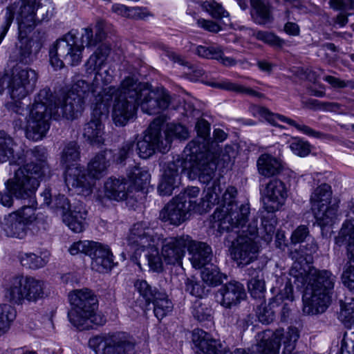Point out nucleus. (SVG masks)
<instances>
[{"mask_svg":"<svg viewBox=\"0 0 354 354\" xmlns=\"http://www.w3.org/2000/svg\"><path fill=\"white\" fill-rule=\"evenodd\" d=\"M67 93L55 99L50 88L39 91L35 98L26 126L28 139L37 141L45 137L50 128V120L62 118L73 120L83 111L85 98L88 95V82L75 77Z\"/></svg>","mask_w":354,"mask_h":354,"instance_id":"f257e3e1","label":"nucleus"},{"mask_svg":"<svg viewBox=\"0 0 354 354\" xmlns=\"http://www.w3.org/2000/svg\"><path fill=\"white\" fill-rule=\"evenodd\" d=\"M104 94L113 98L112 118L118 127L125 126L134 117L138 106L144 113L153 115L162 113L171 102L166 90H151L146 84L131 77L122 80L117 88H105Z\"/></svg>","mask_w":354,"mask_h":354,"instance_id":"f03ea898","label":"nucleus"},{"mask_svg":"<svg viewBox=\"0 0 354 354\" xmlns=\"http://www.w3.org/2000/svg\"><path fill=\"white\" fill-rule=\"evenodd\" d=\"M203 146L196 142H189L184 153L185 158L177 155L165 162L162 167L163 174L158 187L161 196H170L180 180V171H187L190 179L198 178L202 183H208L216 171V163L213 155L203 153Z\"/></svg>","mask_w":354,"mask_h":354,"instance_id":"7ed1b4c3","label":"nucleus"},{"mask_svg":"<svg viewBox=\"0 0 354 354\" xmlns=\"http://www.w3.org/2000/svg\"><path fill=\"white\" fill-rule=\"evenodd\" d=\"M35 10L36 0H19L6 9L3 21L0 25V44L15 15L18 24V40L9 56L11 62L30 64L41 47V37L35 39L28 37L36 25Z\"/></svg>","mask_w":354,"mask_h":354,"instance_id":"20e7f679","label":"nucleus"},{"mask_svg":"<svg viewBox=\"0 0 354 354\" xmlns=\"http://www.w3.org/2000/svg\"><path fill=\"white\" fill-rule=\"evenodd\" d=\"M308 283L303 295V311L308 315L324 313L331 300L336 277L327 270L307 268Z\"/></svg>","mask_w":354,"mask_h":354,"instance_id":"39448f33","label":"nucleus"},{"mask_svg":"<svg viewBox=\"0 0 354 354\" xmlns=\"http://www.w3.org/2000/svg\"><path fill=\"white\" fill-rule=\"evenodd\" d=\"M73 308L68 316L70 322L79 330H88L92 324L102 325L104 319L96 314L98 307L97 297L91 290L84 288L74 290L69 295Z\"/></svg>","mask_w":354,"mask_h":354,"instance_id":"423d86ee","label":"nucleus"},{"mask_svg":"<svg viewBox=\"0 0 354 354\" xmlns=\"http://www.w3.org/2000/svg\"><path fill=\"white\" fill-rule=\"evenodd\" d=\"M257 225V218H253L248 223V232L228 234L225 239V245L229 248L232 258L239 264H250L259 256L261 245Z\"/></svg>","mask_w":354,"mask_h":354,"instance_id":"0eeeda50","label":"nucleus"},{"mask_svg":"<svg viewBox=\"0 0 354 354\" xmlns=\"http://www.w3.org/2000/svg\"><path fill=\"white\" fill-rule=\"evenodd\" d=\"M43 205H46L55 214L62 216L63 222L75 233L84 230L87 212L82 203L73 206L68 198L64 194L51 195L49 189L41 194Z\"/></svg>","mask_w":354,"mask_h":354,"instance_id":"6e6552de","label":"nucleus"},{"mask_svg":"<svg viewBox=\"0 0 354 354\" xmlns=\"http://www.w3.org/2000/svg\"><path fill=\"white\" fill-rule=\"evenodd\" d=\"M106 155V151H102L91 160L88 165V174L82 167L69 169L65 176L66 184L78 189L83 195H89L92 192L95 179H100L106 174L109 166Z\"/></svg>","mask_w":354,"mask_h":354,"instance_id":"1a4fd4ad","label":"nucleus"},{"mask_svg":"<svg viewBox=\"0 0 354 354\" xmlns=\"http://www.w3.org/2000/svg\"><path fill=\"white\" fill-rule=\"evenodd\" d=\"M21 156L25 158V162L15 171L18 182L26 180L29 183L28 190L37 189L40 182L50 174L47 149L44 147L37 146Z\"/></svg>","mask_w":354,"mask_h":354,"instance_id":"9d476101","label":"nucleus"},{"mask_svg":"<svg viewBox=\"0 0 354 354\" xmlns=\"http://www.w3.org/2000/svg\"><path fill=\"white\" fill-rule=\"evenodd\" d=\"M200 192L197 187L187 188L168 203L160 212L159 218L164 223L178 226L187 219V214L196 210Z\"/></svg>","mask_w":354,"mask_h":354,"instance_id":"9b49d317","label":"nucleus"},{"mask_svg":"<svg viewBox=\"0 0 354 354\" xmlns=\"http://www.w3.org/2000/svg\"><path fill=\"white\" fill-rule=\"evenodd\" d=\"M85 43L82 38L79 40L74 30L66 34L63 38L57 39L50 49V63L55 69L62 68L64 62L71 66H77L82 61V51Z\"/></svg>","mask_w":354,"mask_h":354,"instance_id":"f8f14e48","label":"nucleus"},{"mask_svg":"<svg viewBox=\"0 0 354 354\" xmlns=\"http://www.w3.org/2000/svg\"><path fill=\"white\" fill-rule=\"evenodd\" d=\"M250 208L248 204L231 203L223 209H216L213 214L214 227H217L222 232L239 234L243 231L248 232V225Z\"/></svg>","mask_w":354,"mask_h":354,"instance_id":"ddd939ff","label":"nucleus"},{"mask_svg":"<svg viewBox=\"0 0 354 354\" xmlns=\"http://www.w3.org/2000/svg\"><path fill=\"white\" fill-rule=\"evenodd\" d=\"M332 188L327 183L317 187L310 195V202L317 223L322 228L331 226L337 216L338 206L329 205L332 199Z\"/></svg>","mask_w":354,"mask_h":354,"instance_id":"4468645a","label":"nucleus"},{"mask_svg":"<svg viewBox=\"0 0 354 354\" xmlns=\"http://www.w3.org/2000/svg\"><path fill=\"white\" fill-rule=\"evenodd\" d=\"M72 255L80 253L89 256L92 259V268L100 272L111 270L115 263L113 254L107 245L93 241H79L68 250Z\"/></svg>","mask_w":354,"mask_h":354,"instance_id":"2eb2a0df","label":"nucleus"},{"mask_svg":"<svg viewBox=\"0 0 354 354\" xmlns=\"http://www.w3.org/2000/svg\"><path fill=\"white\" fill-rule=\"evenodd\" d=\"M164 120L158 117L150 124L145 131L142 140L137 142V151L139 156L142 159H147L153 155L156 151L165 153L170 148L169 138H163L162 127Z\"/></svg>","mask_w":354,"mask_h":354,"instance_id":"dca6fc26","label":"nucleus"},{"mask_svg":"<svg viewBox=\"0 0 354 354\" xmlns=\"http://www.w3.org/2000/svg\"><path fill=\"white\" fill-rule=\"evenodd\" d=\"M37 80L34 70L18 66L13 67L10 77V95L13 100H20L32 93Z\"/></svg>","mask_w":354,"mask_h":354,"instance_id":"f3484780","label":"nucleus"},{"mask_svg":"<svg viewBox=\"0 0 354 354\" xmlns=\"http://www.w3.org/2000/svg\"><path fill=\"white\" fill-rule=\"evenodd\" d=\"M161 235L155 232L147 223L139 222L135 223L130 230L128 236V244L135 250L145 251L155 245H159Z\"/></svg>","mask_w":354,"mask_h":354,"instance_id":"a211bd4d","label":"nucleus"},{"mask_svg":"<svg viewBox=\"0 0 354 354\" xmlns=\"http://www.w3.org/2000/svg\"><path fill=\"white\" fill-rule=\"evenodd\" d=\"M189 241L190 236L188 235L166 238L161 235L159 243L162 245L161 255L165 262L169 265H181Z\"/></svg>","mask_w":354,"mask_h":354,"instance_id":"6ab92c4d","label":"nucleus"},{"mask_svg":"<svg viewBox=\"0 0 354 354\" xmlns=\"http://www.w3.org/2000/svg\"><path fill=\"white\" fill-rule=\"evenodd\" d=\"M193 342L196 354H249L243 348H236L233 352L219 341L203 330H195L193 333Z\"/></svg>","mask_w":354,"mask_h":354,"instance_id":"aec40b11","label":"nucleus"},{"mask_svg":"<svg viewBox=\"0 0 354 354\" xmlns=\"http://www.w3.org/2000/svg\"><path fill=\"white\" fill-rule=\"evenodd\" d=\"M318 250V246L314 239H311L305 245L301 246L304 253L299 257V252L295 250L291 252L292 258L295 259L290 270V275L295 279L299 283L303 284L306 280L307 268L310 266L308 263L311 260L310 256Z\"/></svg>","mask_w":354,"mask_h":354,"instance_id":"412c9836","label":"nucleus"},{"mask_svg":"<svg viewBox=\"0 0 354 354\" xmlns=\"http://www.w3.org/2000/svg\"><path fill=\"white\" fill-rule=\"evenodd\" d=\"M28 183L26 180L18 182L17 173L15 171L13 178L5 183L6 189L0 191V204L6 207H11L14 203L12 196L19 199L31 198L37 189L28 190Z\"/></svg>","mask_w":354,"mask_h":354,"instance_id":"4be33fe9","label":"nucleus"},{"mask_svg":"<svg viewBox=\"0 0 354 354\" xmlns=\"http://www.w3.org/2000/svg\"><path fill=\"white\" fill-rule=\"evenodd\" d=\"M257 111L261 116L263 117L269 123L273 126L279 127V128H283V126L277 124V120H280L288 124L292 127H295L298 131L309 136L321 139H328L330 140H336V138L332 135L326 134L319 131H315L310 127L305 124H298L294 120L287 118L283 115L272 113L265 107L259 106L257 107Z\"/></svg>","mask_w":354,"mask_h":354,"instance_id":"5701e85b","label":"nucleus"},{"mask_svg":"<svg viewBox=\"0 0 354 354\" xmlns=\"http://www.w3.org/2000/svg\"><path fill=\"white\" fill-rule=\"evenodd\" d=\"M216 175V173L214 174ZM206 187V198L208 203L211 204H218L222 203V208L225 206H229L231 203H237L235 201V197L237 194V190L234 187H228L225 192L222 194V189L217 178L215 176L208 183H205Z\"/></svg>","mask_w":354,"mask_h":354,"instance_id":"b1692460","label":"nucleus"},{"mask_svg":"<svg viewBox=\"0 0 354 354\" xmlns=\"http://www.w3.org/2000/svg\"><path fill=\"white\" fill-rule=\"evenodd\" d=\"M104 195L106 198L122 201L127 199L133 192V187L125 178H109L104 186Z\"/></svg>","mask_w":354,"mask_h":354,"instance_id":"393cba45","label":"nucleus"},{"mask_svg":"<svg viewBox=\"0 0 354 354\" xmlns=\"http://www.w3.org/2000/svg\"><path fill=\"white\" fill-rule=\"evenodd\" d=\"M266 209L275 212L281 207L287 197V189L285 184L280 180L273 179L266 185L265 190Z\"/></svg>","mask_w":354,"mask_h":354,"instance_id":"a878e982","label":"nucleus"},{"mask_svg":"<svg viewBox=\"0 0 354 354\" xmlns=\"http://www.w3.org/2000/svg\"><path fill=\"white\" fill-rule=\"evenodd\" d=\"M102 113L95 109L92 118L83 127V136L90 145L101 146L104 142V125L101 120Z\"/></svg>","mask_w":354,"mask_h":354,"instance_id":"bb28decb","label":"nucleus"},{"mask_svg":"<svg viewBox=\"0 0 354 354\" xmlns=\"http://www.w3.org/2000/svg\"><path fill=\"white\" fill-rule=\"evenodd\" d=\"M187 250L194 268H201L211 263L213 258L212 248L206 243L194 241L190 237Z\"/></svg>","mask_w":354,"mask_h":354,"instance_id":"cd10ccee","label":"nucleus"},{"mask_svg":"<svg viewBox=\"0 0 354 354\" xmlns=\"http://www.w3.org/2000/svg\"><path fill=\"white\" fill-rule=\"evenodd\" d=\"M218 292L221 296V304L226 308L237 305L246 296L243 284L235 281L222 286Z\"/></svg>","mask_w":354,"mask_h":354,"instance_id":"c85d7f7f","label":"nucleus"},{"mask_svg":"<svg viewBox=\"0 0 354 354\" xmlns=\"http://www.w3.org/2000/svg\"><path fill=\"white\" fill-rule=\"evenodd\" d=\"M104 354H135V343L124 334L111 336L106 340Z\"/></svg>","mask_w":354,"mask_h":354,"instance_id":"c756f323","label":"nucleus"},{"mask_svg":"<svg viewBox=\"0 0 354 354\" xmlns=\"http://www.w3.org/2000/svg\"><path fill=\"white\" fill-rule=\"evenodd\" d=\"M26 276L15 275L12 277L6 286V298L15 304H22L25 301Z\"/></svg>","mask_w":354,"mask_h":354,"instance_id":"7c9ffc66","label":"nucleus"},{"mask_svg":"<svg viewBox=\"0 0 354 354\" xmlns=\"http://www.w3.org/2000/svg\"><path fill=\"white\" fill-rule=\"evenodd\" d=\"M2 229L7 236L19 239H24L29 230L28 226L17 214L12 213L4 218Z\"/></svg>","mask_w":354,"mask_h":354,"instance_id":"2f4dec72","label":"nucleus"},{"mask_svg":"<svg viewBox=\"0 0 354 354\" xmlns=\"http://www.w3.org/2000/svg\"><path fill=\"white\" fill-rule=\"evenodd\" d=\"M13 139L3 130H0V162H10V164L20 165L25 162V158L20 155L14 156Z\"/></svg>","mask_w":354,"mask_h":354,"instance_id":"473e14b6","label":"nucleus"},{"mask_svg":"<svg viewBox=\"0 0 354 354\" xmlns=\"http://www.w3.org/2000/svg\"><path fill=\"white\" fill-rule=\"evenodd\" d=\"M259 173L265 177L278 175L283 169L281 162L272 156L261 154L257 162Z\"/></svg>","mask_w":354,"mask_h":354,"instance_id":"72a5a7b5","label":"nucleus"},{"mask_svg":"<svg viewBox=\"0 0 354 354\" xmlns=\"http://www.w3.org/2000/svg\"><path fill=\"white\" fill-rule=\"evenodd\" d=\"M251 15L254 21L259 25H265L272 21L270 7L262 0H250Z\"/></svg>","mask_w":354,"mask_h":354,"instance_id":"f704fd0d","label":"nucleus"},{"mask_svg":"<svg viewBox=\"0 0 354 354\" xmlns=\"http://www.w3.org/2000/svg\"><path fill=\"white\" fill-rule=\"evenodd\" d=\"M206 84L214 88L232 91L239 94H245L258 98L263 97V94L259 93L251 88L233 83L227 80H223L220 82H207Z\"/></svg>","mask_w":354,"mask_h":354,"instance_id":"c9c22d12","label":"nucleus"},{"mask_svg":"<svg viewBox=\"0 0 354 354\" xmlns=\"http://www.w3.org/2000/svg\"><path fill=\"white\" fill-rule=\"evenodd\" d=\"M348 211L347 219L343 223L342 227L336 238L337 244H344L345 241H354V203L348 204Z\"/></svg>","mask_w":354,"mask_h":354,"instance_id":"e433bc0d","label":"nucleus"},{"mask_svg":"<svg viewBox=\"0 0 354 354\" xmlns=\"http://www.w3.org/2000/svg\"><path fill=\"white\" fill-rule=\"evenodd\" d=\"M25 288V300L35 302L44 297L45 285L41 280L26 276Z\"/></svg>","mask_w":354,"mask_h":354,"instance_id":"4c0bfd02","label":"nucleus"},{"mask_svg":"<svg viewBox=\"0 0 354 354\" xmlns=\"http://www.w3.org/2000/svg\"><path fill=\"white\" fill-rule=\"evenodd\" d=\"M128 180L133 187V191H142L149 184V173L138 166H134L128 172Z\"/></svg>","mask_w":354,"mask_h":354,"instance_id":"58836bf2","label":"nucleus"},{"mask_svg":"<svg viewBox=\"0 0 354 354\" xmlns=\"http://www.w3.org/2000/svg\"><path fill=\"white\" fill-rule=\"evenodd\" d=\"M80 147L76 142H69L64 146L61 154L60 162L66 168V175L69 169L77 167L75 162L80 159Z\"/></svg>","mask_w":354,"mask_h":354,"instance_id":"ea45409f","label":"nucleus"},{"mask_svg":"<svg viewBox=\"0 0 354 354\" xmlns=\"http://www.w3.org/2000/svg\"><path fill=\"white\" fill-rule=\"evenodd\" d=\"M157 295L151 303L153 304L155 316L160 320L172 312L174 305L165 292L162 291Z\"/></svg>","mask_w":354,"mask_h":354,"instance_id":"a19ab883","label":"nucleus"},{"mask_svg":"<svg viewBox=\"0 0 354 354\" xmlns=\"http://www.w3.org/2000/svg\"><path fill=\"white\" fill-rule=\"evenodd\" d=\"M95 33L93 38V32L91 28H86L83 29L82 33V42L85 43L86 46H95L97 43L103 41L106 37V32L104 31L105 23L102 20L97 21L95 25Z\"/></svg>","mask_w":354,"mask_h":354,"instance_id":"79ce46f5","label":"nucleus"},{"mask_svg":"<svg viewBox=\"0 0 354 354\" xmlns=\"http://www.w3.org/2000/svg\"><path fill=\"white\" fill-rule=\"evenodd\" d=\"M348 261L342 274L343 283L350 288H354V241H345Z\"/></svg>","mask_w":354,"mask_h":354,"instance_id":"37998d69","label":"nucleus"},{"mask_svg":"<svg viewBox=\"0 0 354 354\" xmlns=\"http://www.w3.org/2000/svg\"><path fill=\"white\" fill-rule=\"evenodd\" d=\"M196 129L199 137L197 140H194L190 142H195L197 145L203 146L201 151L203 153L213 155L214 157V161L216 164V155L212 152V151L207 147V143L205 142L206 138L209 136L210 127L209 124L204 119L199 120L196 124Z\"/></svg>","mask_w":354,"mask_h":354,"instance_id":"c03bdc74","label":"nucleus"},{"mask_svg":"<svg viewBox=\"0 0 354 354\" xmlns=\"http://www.w3.org/2000/svg\"><path fill=\"white\" fill-rule=\"evenodd\" d=\"M204 269L201 272V278L203 283L211 286H216L220 285L223 281V278L226 276L223 274L217 266L209 263L203 267Z\"/></svg>","mask_w":354,"mask_h":354,"instance_id":"a18cd8bd","label":"nucleus"},{"mask_svg":"<svg viewBox=\"0 0 354 354\" xmlns=\"http://www.w3.org/2000/svg\"><path fill=\"white\" fill-rule=\"evenodd\" d=\"M113 75L110 74L108 70H105L103 73L97 72L91 84L88 83L89 93L93 95H100L102 92L104 93L103 86L111 83Z\"/></svg>","mask_w":354,"mask_h":354,"instance_id":"49530a36","label":"nucleus"},{"mask_svg":"<svg viewBox=\"0 0 354 354\" xmlns=\"http://www.w3.org/2000/svg\"><path fill=\"white\" fill-rule=\"evenodd\" d=\"M339 319L346 328H351L354 325L353 298L346 297L344 301H341V310Z\"/></svg>","mask_w":354,"mask_h":354,"instance_id":"de8ad7c7","label":"nucleus"},{"mask_svg":"<svg viewBox=\"0 0 354 354\" xmlns=\"http://www.w3.org/2000/svg\"><path fill=\"white\" fill-rule=\"evenodd\" d=\"M109 49L102 52L101 48H98L93 54H92L85 64L86 71L87 73L100 72L102 66L104 65Z\"/></svg>","mask_w":354,"mask_h":354,"instance_id":"09e8293b","label":"nucleus"},{"mask_svg":"<svg viewBox=\"0 0 354 354\" xmlns=\"http://www.w3.org/2000/svg\"><path fill=\"white\" fill-rule=\"evenodd\" d=\"M248 288L254 299L263 300L266 286L263 274L257 273V275L252 277L248 283Z\"/></svg>","mask_w":354,"mask_h":354,"instance_id":"8fccbe9b","label":"nucleus"},{"mask_svg":"<svg viewBox=\"0 0 354 354\" xmlns=\"http://www.w3.org/2000/svg\"><path fill=\"white\" fill-rule=\"evenodd\" d=\"M19 259L22 266L33 270L44 267L49 260L46 254L44 257H41L34 253L21 254Z\"/></svg>","mask_w":354,"mask_h":354,"instance_id":"3c124183","label":"nucleus"},{"mask_svg":"<svg viewBox=\"0 0 354 354\" xmlns=\"http://www.w3.org/2000/svg\"><path fill=\"white\" fill-rule=\"evenodd\" d=\"M158 245L151 246L143 252H145L144 256L147 261L149 268L154 272H160L163 268V261L162 259V257L159 254Z\"/></svg>","mask_w":354,"mask_h":354,"instance_id":"603ef678","label":"nucleus"},{"mask_svg":"<svg viewBox=\"0 0 354 354\" xmlns=\"http://www.w3.org/2000/svg\"><path fill=\"white\" fill-rule=\"evenodd\" d=\"M16 317L15 310L10 305H0V336L5 334L10 328V323Z\"/></svg>","mask_w":354,"mask_h":354,"instance_id":"864d4df0","label":"nucleus"},{"mask_svg":"<svg viewBox=\"0 0 354 354\" xmlns=\"http://www.w3.org/2000/svg\"><path fill=\"white\" fill-rule=\"evenodd\" d=\"M276 301L271 300L268 305L261 304L258 307L257 315L259 322L269 324L275 318L276 308H279Z\"/></svg>","mask_w":354,"mask_h":354,"instance_id":"5fc2aeb1","label":"nucleus"},{"mask_svg":"<svg viewBox=\"0 0 354 354\" xmlns=\"http://www.w3.org/2000/svg\"><path fill=\"white\" fill-rule=\"evenodd\" d=\"M134 287L147 304H150L151 301L158 296L157 295L162 292L158 290L156 288L152 287L144 279L136 280L134 283Z\"/></svg>","mask_w":354,"mask_h":354,"instance_id":"6e6d98bb","label":"nucleus"},{"mask_svg":"<svg viewBox=\"0 0 354 354\" xmlns=\"http://www.w3.org/2000/svg\"><path fill=\"white\" fill-rule=\"evenodd\" d=\"M266 214L263 215L262 218V226L265 234L262 236L261 239L269 243L272 241L275 232L277 219L274 214V212H271L269 209H266Z\"/></svg>","mask_w":354,"mask_h":354,"instance_id":"4d7b16f0","label":"nucleus"},{"mask_svg":"<svg viewBox=\"0 0 354 354\" xmlns=\"http://www.w3.org/2000/svg\"><path fill=\"white\" fill-rule=\"evenodd\" d=\"M185 291L196 297L202 298L206 296L209 291V290L204 286L203 281H198L194 277L187 278L185 282Z\"/></svg>","mask_w":354,"mask_h":354,"instance_id":"13d9d810","label":"nucleus"},{"mask_svg":"<svg viewBox=\"0 0 354 354\" xmlns=\"http://www.w3.org/2000/svg\"><path fill=\"white\" fill-rule=\"evenodd\" d=\"M163 138H169L170 144L173 138L186 139L188 137V131L185 127L180 124H169L167 129L162 133Z\"/></svg>","mask_w":354,"mask_h":354,"instance_id":"bf43d9fd","label":"nucleus"},{"mask_svg":"<svg viewBox=\"0 0 354 354\" xmlns=\"http://www.w3.org/2000/svg\"><path fill=\"white\" fill-rule=\"evenodd\" d=\"M193 317L198 322L210 321L212 310L201 301L196 300L192 306Z\"/></svg>","mask_w":354,"mask_h":354,"instance_id":"052dcab7","label":"nucleus"},{"mask_svg":"<svg viewBox=\"0 0 354 354\" xmlns=\"http://www.w3.org/2000/svg\"><path fill=\"white\" fill-rule=\"evenodd\" d=\"M202 7L214 19H220L229 17V13L223 8L222 5L214 1H204Z\"/></svg>","mask_w":354,"mask_h":354,"instance_id":"680f3d73","label":"nucleus"},{"mask_svg":"<svg viewBox=\"0 0 354 354\" xmlns=\"http://www.w3.org/2000/svg\"><path fill=\"white\" fill-rule=\"evenodd\" d=\"M253 35L259 41H261L270 46L281 48L285 41L272 32L258 30L253 33Z\"/></svg>","mask_w":354,"mask_h":354,"instance_id":"e2e57ef3","label":"nucleus"},{"mask_svg":"<svg viewBox=\"0 0 354 354\" xmlns=\"http://www.w3.org/2000/svg\"><path fill=\"white\" fill-rule=\"evenodd\" d=\"M291 278L286 281L284 288L280 290L279 293L272 299L273 301H276L277 304L279 306L280 304H283V299H287L289 301H292L294 299L293 297V288L292 286V280L293 279L294 283L297 284V286H303L304 283L301 284L299 283L297 281H295V279L290 275Z\"/></svg>","mask_w":354,"mask_h":354,"instance_id":"0e129e2a","label":"nucleus"},{"mask_svg":"<svg viewBox=\"0 0 354 354\" xmlns=\"http://www.w3.org/2000/svg\"><path fill=\"white\" fill-rule=\"evenodd\" d=\"M35 201H32V205H24L19 209L12 213L17 214L20 220L28 226L36 219V207L33 205Z\"/></svg>","mask_w":354,"mask_h":354,"instance_id":"69168bd1","label":"nucleus"},{"mask_svg":"<svg viewBox=\"0 0 354 354\" xmlns=\"http://www.w3.org/2000/svg\"><path fill=\"white\" fill-rule=\"evenodd\" d=\"M196 53L201 57L214 59L221 57V48L219 46H198L196 47Z\"/></svg>","mask_w":354,"mask_h":354,"instance_id":"338daca9","label":"nucleus"},{"mask_svg":"<svg viewBox=\"0 0 354 354\" xmlns=\"http://www.w3.org/2000/svg\"><path fill=\"white\" fill-rule=\"evenodd\" d=\"M290 148L294 153L301 157L307 156L310 151L308 142L297 138L293 139L290 142Z\"/></svg>","mask_w":354,"mask_h":354,"instance_id":"774afa93","label":"nucleus"}]
</instances>
